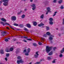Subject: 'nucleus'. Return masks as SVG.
<instances>
[{
    "label": "nucleus",
    "mask_w": 64,
    "mask_h": 64,
    "mask_svg": "<svg viewBox=\"0 0 64 64\" xmlns=\"http://www.w3.org/2000/svg\"><path fill=\"white\" fill-rule=\"evenodd\" d=\"M19 27H21V28H22V27H23V24H20Z\"/></svg>",
    "instance_id": "72a5a7b5"
},
{
    "label": "nucleus",
    "mask_w": 64,
    "mask_h": 64,
    "mask_svg": "<svg viewBox=\"0 0 64 64\" xmlns=\"http://www.w3.org/2000/svg\"><path fill=\"white\" fill-rule=\"evenodd\" d=\"M3 32H4V34H6V32L4 31Z\"/></svg>",
    "instance_id": "13d9d810"
},
{
    "label": "nucleus",
    "mask_w": 64,
    "mask_h": 64,
    "mask_svg": "<svg viewBox=\"0 0 64 64\" xmlns=\"http://www.w3.org/2000/svg\"><path fill=\"white\" fill-rule=\"evenodd\" d=\"M63 52H64V48L62 49V50L61 51L60 53H62Z\"/></svg>",
    "instance_id": "cd10ccee"
},
{
    "label": "nucleus",
    "mask_w": 64,
    "mask_h": 64,
    "mask_svg": "<svg viewBox=\"0 0 64 64\" xmlns=\"http://www.w3.org/2000/svg\"><path fill=\"white\" fill-rule=\"evenodd\" d=\"M8 40H10V38H8Z\"/></svg>",
    "instance_id": "338daca9"
},
{
    "label": "nucleus",
    "mask_w": 64,
    "mask_h": 64,
    "mask_svg": "<svg viewBox=\"0 0 64 64\" xmlns=\"http://www.w3.org/2000/svg\"><path fill=\"white\" fill-rule=\"evenodd\" d=\"M31 6L33 7L32 9L33 10H34L35 9H36V6H35V4H33L31 5Z\"/></svg>",
    "instance_id": "423d86ee"
},
{
    "label": "nucleus",
    "mask_w": 64,
    "mask_h": 64,
    "mask_svg": "<svg viewBox=\"0 0 64 64\" xmlns=\"http://www.w3.org/2000/svg\"><path fill=\"white\" fill-rule=\"evenodd\" d=\"M51 49H52V47L46 46V51L47 53H48L51 51Z\"/></svg>",
    "instance_id": "f03ea898"
},
{
    "label": "nucleus",
    "mask_w": 64,
    "mask_h": 64,
    "mask_svg": "<svg viewBox=\"0 0 64 64\" xmlns=\"http://www.w3.org/2000/svg\"><path fill=\"white\" fill-rule=\"evenodd\" d=\"M44 24L42 23V22H41L40 24H39L38 25V26H39V27H41V26H44Z\"/></svg>",
    "instance_id": "1a4fd4ad"
},
{
    "label": "nucleus",
    "mask_w": 64,
    "mask_h": 64,
    "mask_svg": "<svg viewBox=\"0 0 64 64\" xmlns=\"http://www.w3.org/2000/svg\"><path fill=\"white\" fill-rule=\"evenodd\" d=\"M4 40H5V41H6V42H8V41H9L8 40V39H5Z\"/></svg>",
    "instance_id": "79ce46f5"
},
{
    "label": "nucleus",
    "mask_w": 64,
    "mask_h": 64,
    "mask_svg": "<svg viewBox=\"0 0 64 64\" xmlns=\"http://www.w3.org/2000/svg\"><path fill=\"white\" fill-rule=\"evenodd\" d=\"M0 64H3L1 63H0Z\"/></svg>",
    "instance_id": "774afa93"
},
{
    "label": "nucleus",
    "mask_w": 64,
    "mask_h": 64,
    "mask_svg": "<svg viewBox=\"0 0 64 64\" xmlns=\"http://www.w3.org/2000/svg\"><path fill=\"white\" fill-rule=\"evenodd\" d=\"M52 54L53 53H52V52L51 51L49 54H48V55H49L50 56H51V55H52Z\"/></svg>",
    "instance_id": "a211bd4d"
},
{
    "label": "nucleus",
    "mask_w": 64,
    "mask_h": 64,
    "mask_svg": "<svg viewBox=\"0 0 64 64\" xmlns=\"http://www.w3.org/2000/svg\"><path fill=\"white\" fill-rule=\"evenodd\" d=\"M61 9H64V7L63 6H62L60 7Z\"/></svg>",
    "instance_id": "8fccbe9b"
},
{
    "label": "nucleus",
    "mask_w": 64,
    "mask_h": 64,
    "mask_svg": "<svg viewBox=\"0 0 64 64\" xmlns=\"http://www.w3.org/2000/svg\"><path fill=\"white\" fill-rule=\"evenodd\" d=\"M47 36V34H44L43 36L44 37H46Z\"/></svg>",
    "instance_id": "09e8293b"
},
{
    "label": "nucleus",
    "mask_w": 64,
    "mask_h": 64,
    "mask_svg": "<svg viewBox=\"0 0 64 64\" xmlns=\"http://www.w3.org/2000/svg\"><path fill=\"white\" fill-rule=\"evenodd\" d=\"M49 20L50 21H53V18H50Z\"/></svg>",
    "instance_id": "bb28decb"
},
{
    "label": "nucleus",
    "mask_w": 64,
    "mask_h": 64,
    "mask_svg": "<svg viewBox=\"0 0 64 64\" xmlns=\"http://www.w3.org/2000/svg\"><path fill=\"white\" fill-rule=\"evenodd\" d=\"M24 30H25V31H29V30H28L26 28H24Z\"/></svg>",
    "instance_id": "5701e85b"
},
{
    "label": "nucleus",
    "mask_w": 64,
    "mask_h": 64,
    "mask_svg": "<svg viewBox=\"0 0 64 64\" xmlns=\"http://www.w3.org/2000/svg\"><path fill=\"white\" fill-rule=\"evenodd\" d=\"M23 38H25V39H27V38H28V37L26 36H24Z\"/></svg>",
    "instance_id": "5fc2aeb1"
},
{
    "label": "nucleus",
    "mask_w": 64,
    "mask_h": 64,
    "mask_svg": "<svg viewBox=\"0 0 64 64\" xmlns=\"http://www.w3.org/2000/svg\"><path fill=\"white\" fill-rule=\"evenodd\" d=\"M48 60L51 59V58L50 57V56H48Z\"/></svg>",
    "instance_id": "864d4df0"
},
{
    "label": "nucleus",
    "mask_w": 64,
    "mask_h": 64,
    "mask_svg": "<svg viewBox=\"0 0 64 64\" xmlns=\"http://www.w3.org/2000/svg\"><path fill=\"white\" fill-rule=\"evenodd\" d=\"M30 2H33V0H30Z\"/></svg>",
    "instance_id": "680f3d73"
},
{
    "label": "nucleus",
    "mask_w": 64,
    "mask_h": 64,
    "mask_svg": "<svg viewBox=\"0 0 64 64\" xmlns=\"http://www.w3.org/2000/svg\"><path fill=\"white\" fill-rule=\"evenodd\" d=\"M49 23L50 24V25H53V23H54L52 21H50V22Z\"/></svg>",
    "instance_id": "4be33fe9"
},
{
    "label": "nucleus",
    "mask_w": 64,
    "mask_h": 64,
    "mask_svg": "<svg viewBox=\"0 0 64 64\" xmlns=\"http://www.w3.org/2000/svg\"><path fill=\"white\" fill-rule=\"evenodd\" d=\"M59 56L60 57V58H62V57H63V55L62 54H60V55Z\"/></svg>",
    "instance_id": "e433bc0d"
},
{
    "label": "nucleus",
    "mask_w": 64,
    "mask_h": 64,
    "mask_svg": "<svg viewBox=\"0 0 64 64\" xmlns=\"http://www.w3.org/2000/svg\"><path fill=\"white\" fill-rule=\"evenodd\" d=\"M10 55V54L9 53H7L6 54V57H8Z\"/></svg>",
    "instance_id": "412c9836"
},
{
    "label": "nucleus",
    "mask_w": 64,
    "mask_h": 64,
    "mask_svg": "<svg viewBox=\"0 0 64 64\" xmlns=\"http://www.w3.org/2000/svg\"><path fill=\"white\" fill-rule=\"evenodd\" d=\"M49 39L50 40V41H51V40H52L53 38L51 36H50L49 38Z\"/></svg>",
    "instance_id": "2eb2a0df"
},
{
    "label": "nucleus",
    "mask_w": 64,
    "mask_h": 64,
    "mask_svg": "<svg viewBox=\"0 0 64 64\" xmlns=\"http://www.w3.org/2000/svg\"><path fill=\"white\" fill-rule=\"evenodd\" d=\"M33 23L34 26H36V25H37V22H33Z\"/></svg>",
    "instance_id": "dca6fc26"
},
{
    "label": "nucleus",
    "mask_w": 64,
    "mask_h": 64,
    "mask_svg": "<svg viewBox=\"0 0 64 64\" xmlns=\"http://www.w3.org/2000/svg\"><path fill=\"white\" fill-rule=\"evenodd\" d=\"M20 50L19 48H17L16 49V54H18V53H19V52H20Z\"/></svg>",
    "instance_id": "0eeeda50"
},
{
    "label": "nucleus",
    "mask_w": 64,
    "mask_h": 64,
    "mask_svg": "<svg viewBox=\"0 0 64 64\" xmlns=\"http://www.w3.org/2000/svg\"><path fill=\"white\" fill-rule=\"evenodd\" d=\"M23 41H24V42H27V40H23Z\"/></svg>",
    "instance_id": "3c124183"
},
{
    "label": "nucleus",
    "mask_w": 64,
    "mask_h": 64,
    "mask_svg": "<svg viewBox=\"0 0 64 64\" xmlns=\"http://www.w3.org/2000/svg\"><path fill=\"white\" fill-rule=\"evenodd\" d=\"M13 49H14L13 48H10V51H12L13 50Z\"/></svg>",
    "instance_id": "b1692460"
},
{
    "label": "nucleus",
    "mask_w": 64,
    "mask_h": 64,
    "mask_svg": "<svg viewBox=\"0 0 64 64\" xmlns=\"http://www.w3.org/2000/svg\"><path fill=\"white\" fill-rule=\"evenodd\" d=\"M38 52H36V54L37 55H39V54L38 53Z\"/></svg>",
    "instance_id": "ea45409f"
},
{
    "label": "nucleus",
    "mask_w": 64,
    "mask_h": 64,
    "mask_svg": "<svg viewBox=\"0 0 64 64\" xmlns=\"http://www.w3.org/2000/svg\"><path fill=\"white\" fill-rule=\"evenodd\" d=\"M17 58L18 59H21V58H21V57L20 56H18L17 57Z\"/></svg>",
    "instance_id": "c9c22d12"
},
{
    "label": "nucleus",
    "mask_w": 64,
    "mask_h": 64,
    "mask_svg": "<svg viewBox=\"0 0 64 64\" xmlns=\"http://www.w3.org/2000/svg\"><path fill=\"white\" fill-rule=\"evenodd\" d=\"M46 34L47 35H50V33L49 32H46Z\"/></svg>",
    "instance_id": "f704fd0d"
},
{
    "label": "nucleus",
    "mask_w": 64,
    "mask_h": 64,
    "mask_svg": "<svg viewBox=\"0 0 64 64\" xmlns=\"http://www.w3.org/2000/svg\"><path fill=\"white\" fill-rule=\"evenodd\" d=\"M40 64V62H37L36 63L34 64Z\"/></svg>",
    "instance_id": "58836bf2"
},
{
    "label": "nucleus",
    "mask_w": 64,
    "mask_h": 64,
    "mask_svg": "<svg viewBox=\"0 0 64 64\" xmlns=\"http://www.w3.org/2000/svg\"><path fill=\"white\" fill-rule=\"evenodd\" d=\"M27 50L26 49H25L23 51V53H24V52H26Z\"/></svg>",
    "instance_id": "de8ad7c7"
},
{
    "label": "nucleus",
    "mask_w": 64,
    "mask_h": 64,
    "mask_svg": "<svg viewBox=\"0 0 64 64\" xmlns=\"http://www.w3.org/2000/svg\"><path fill=\"white\" fill-rule=\"evenodd\" d=\"M27 40L28 41H32V40L31 38L27 39Z\"/></svg>",
    "instance_id": "49530a36"
},
{
    "label": "nucleus",
    "mask_w": 64,
    "mask_h": 64,
    "mask_svg": "<svg viewBox=\"0 0 64 64\" xmlns=\"http://www.w3.org/2000/svg\"><path fill=\"white\" fill-rule=\"evenodd\" d=\"M11 19L13 21H15L16 20V17L15 16H12L11 17Z\"/></svg>",
    "instance_id": "20e7f679"
},
{
    "label": "nucleus",
    "mask_w": 64,
    "mask_h": 64,
    "mask_svg": "<svg viewBox=\"0 0 64 64\" xmlns=\"http://www.w3.org/2000/svg\"><path fill=\"white\" fill-rule=\"evenodd\" d=\"M14 26H18V24H14Z\"/></svg>",
    "instance_id": "37998d69"
},
{
    "label": "nucleus",
    "mask_w": 64,
    "mask_h": 64,
    "mask_svg": "<svg viewBox=\"0 0 64 64\" xmlns=\"http://www.w3.org/2000/svg\"><path fill=\"white\" fill-rule=\"evenodd\" d=\"M38 44L40 45H42V44L41 42H38Z\"/></svg>",
    "instance_id": "a18cd8bd"
},
{
    "label": "nucleus",
    "mask_w": 64,
    "mask_h": 64,
    "mask_svg": "<svg viewBox=\"0 0 64 64\" xmlns=\"http://www.w3.org/2000/svg\"><path fill=\"white\" fill-rule=\"evenodd\" d=\"M57 12H54V15L53 16H55L56 14V13H57Z\"/></svg>",
    "instance_id": "473e14b6"
},
{
    "label": "nucleus",
    "mask_w": 64,
    "mask_h": 64,
    "mask_svg": "<svg viewBox=\"0 0 64 64\" xmlns=\"http://www.w3.org/2000/svg\"><path fill=\"white\" fill-rule=\"evenodd\" d=\"M63 2V0H60L58 1V3L60 4H61V3Z\"/></svg>",
    "instance_id": "393cba45"
},
{
    "label": "nucleus",
    "mask_w": 64,
    "mask_h": 64,
    "mask_svg": "<svg viewBox=\"0 0 64 64\" xmlns=\"http://www.w3.org/2000/svg\"><path fill=\"white\" fill-rule=\"evenodd\" d=\"M25 15L23 14L22 16V18L23 19V18H25Z\"/></svg>",
    "instance_id": "a878e982"
},
{
    "label": "nucleus",
    "mask_w": 64,
    "mask_h": 64,
    "mask_svg": "<svg viewBox=\"0 0 64 64\" xmlns=\"http://www.w3.org/2000/svg\"><path fill=\"white\" fill-rule=\"evenodd\" d=\"M5 51L7 52H10V50L8 48H6L5 49Z\"/></svg>",
    "instance_id": "9d476101"
},
{
    "label": "nucleus",
    "mask_w": 64,
    "mask_h": 64,
    "mask_svg": "<svg viewBox=\"0 0 64 64\" xmlns=\"http://www.w3.org/2000/svg\"><path fill=\"white\" fill-rule=\"evenodd\" d=\"M12 40L14 41H16V39L15 38H14L13 39H12Z\"/></svg>",
    "instance_id": "c03bdc74"
},
{
    "label": "nucleus",
    "mask_w": 64,
    "mask_h": 64,
    "mask_svg": "<svg viewBox=\"0 0 64 64\" xmlns=\"http://www.w3.org/2000/svg\"><path fill=\"white\" fill-rule=\"evenodd\" d=\"M1 20L2 21H3V22H6V20L5 19V18H2L1 19Z\"/></svg>",
    "instance_id": "ddd939ff"
},
{
    "label": "nucleus",
    "mask_w": 64,
    "mask_h": 64,
    "mask_svg": "<svg viewBox=\"0 0 64 64\" xmlns=\"http://www.w3.org/2000/svg\"><path fill=\"white\" fill-rule=\"evenodd\" d=\"M50 43H52V44L53 43V42L52 41H51Z\"/></svg>",
    "instance_id": "0e129e2a"
},
{
    "label": "nucleus",
    "mask_w": 64,
    "mask_h": 64,
    "mask_svg": "<svg viewBox=\"0 0 64 64\" xmlns=\"http://www.w3.org/2000/svg\"><path fill=\"white\" fill-rule=\"evenodd\" d=\"M29 53H28V52L26 53L25 54V55L26 56H28L29 55Z\"/></svg>",
    "instance_id": "7c9ffc66"
},
{
    "label": "nucleus",
    "mask_w": 64,
    "mask_h": 64,
    "mask_svg": "<svg viewBox=\"0 0 64 64\" xmlns=\"http://www.w3.org/2000/svg\"><path fill=\"white\" fill-rule=\"evenodd\" d=\"M1 34L2 35V36H4V32H3V31H2L1 32Z\"/></svg>",
    "instance_id": "c756f323"
},
{
    "label": "nucleus",
    "mask_w": 64,
    "mask_h": 64,
    "mask_svg": "<svg viewBox=\"0 0 64 64\" xmlns=\"http://www.w3.org/2000/svg\"><path fill=\"white\" fill-rule=\"evenodd\" d=\"M53 2V3H56L57 2V0H54Z\"/></svg>",
    "instance_id": "4c0bfd02"
},
{
    "label": "nucleus",
    "mask_w": 64,
    "mask_h": 64,
    "mask_svg": "<svg viewBox=\"0 0 64 64\" xmlns=\"http://www.w3.org/2000/svg\"><path fill=\"white\" fill-rule=\"evenodd\" d=\"M46 29L47 30H49L50 29L49 27L46 26Z\"/></svg>",
    "instance_id": "2f4dec72"
},
{
    "label": "nucleus",
    "mask_w": 64,
    "mask_h": 64,
    "mask_svg": "<svg viewBox=\"0 0 64 64\" xmlns=\"http://www.w3.org/2000/svg\"><path fill=\"white\" fill-rule=\"evenodd\" d=\"M6 28H7V29H10V28H9L8 27H7Z\"/></svg>",
    "instance_id": "052dcab7"
},
{
    "label": "nucleus",
    "mask_w": 64,
    "mask_h": 64,
    "mask_svg": "<svg viewBox=\"0 0 64 64\" xmlns=\"http://www.w3.org/2000/svg\"><path fill=\"white\" fill-rule=\"evenodd\" d=\"M26 27H27L28 28H31V25L30 24H26Z\"/></svg>",
    "instance_id": "6e6552de"
},
{
    "label": "nucleus",
    "mask_w": 64,
    "mask_h": 64,
    "mask_svg": "<svg viewBox=\"0 0 64 64\" xmlns=\"http://www.w3.org/2000/svg\"><path fill=\"white\" fill-rule=\"evenodd\" d=\"M63 24H64V18L63 19Z\"/></svg>",
    "instance_id": "bf43d9fd"
},
{
    "label": "nucleus",
    "mask_w": 64,
    "mask_h": 64,
    "mask_svg": "<svg viewBox=\"0 0 64 64\" xmlns=\"http://www.w3.org/2000/svg\"><path fill=\"white\" fill-rule=\"evenodd\" d=\"M0 53L2 54H4V51L3 50H0Z\"/></svg>",
    "instance_id": "9b49d317"
},
{
    "label": "nucleus",
    "mask_w": 64,
    "mask_h": 64,
    "mask_svg": "<svg viewBox=\"0 0 64 64\" xmlns=\"http://www.w3.org/2000/svg\"><path fill=\"white\" fill-rule=\"evenodd\" d=\"M48 12H49V13H50V12H48V11L46 12V15H47V14H48Z\"/></svg>",
    "instance_id": "6e6d98bb"
},
{
    "label": "nucleus",
    "mask_w": 64,
    "mask_h": 64,
    "mask_svg": "<svg viewBox=\"0 0 64 64\" xmlns=\"http://www.w3.org/2000/svg\"><path fill=\"white\" fill-rule=\"evenodd\" d=\"M33 45L34 46H37V44L36 43H33Z\"/></svg>",
    "instance_id": "6ab92c4d"
},
{
    "label": "nucleus",
    "mask_w": 64,
    "mask_h": 64,
    "mask_svg": "<svg viewBox=\"0 0 64 64\" xmlns=\"http://www.w3.org/2000/svg\"><path fill=\"white\" fill-rule=\"evenodd\" d=\"M56 60V59H55L52 62V63H56V62L55 61Z\"/></svg>",
    "instance_id": "c85d7f7f"
},
{
    "label": "nucleus",
    "mask_w": 64,
    "mask_h": 64,
    "mask_svg": "<svg viewBox=\"0 0 64 64\" xmlns=\"http://www.w3.org/2000/svg\"><path fill=\"white\" fill-rule=\"evenodd\" d=\"M38 55H36V54L34 55V57L35 58H37V57H38Z\"/></svg>",
    "instance_id": "a19ab883"
},
{
    "label": "nucleus",
    "mask_w": 64,
    "mask_h": 64,
    "mask_svg": "<svg viewBox=\"0 0 64 64\" xmlns=\"http://www.w3.org/2000/svg\"><path fill=\"white\" fill-rule=\"evenodd\" d=\"M56 49V47H54L53 48V49L54 51L55 50V49Z\"/></svg>",
    "instance_id": "603ef678"
},
{
    "label": "nucleus",
    "mask_w": 64,
    "mask_h": 64,
    "mask_svg": "<svg viewBox=\"0 0 64 64\" xmlns=\"http://www.w3.org/2000/svg\"><path fill=\"white\" fill-rule=\"evenodd\" d=\"M9 0H2L0 1V3L1 4L2 2H4L3 3V5L5 6H7L8 5V1Z\"/></svg>",
    "instance_id": "f257e3e1"
},
{
    "label": "nucleus",
    "mask_w": 64,
    "mask_h": 64,
    "mask_svg": "<svg viewBox=\"0 0 64 64\" xmlns=\"http://www.w3.org/2000/svg\"><path fill=\"white\" fill-rule=\"evenodd\" d=\"M26 10H27V9L26 8L24 9V11H26Z\"/></svg>",
    "instance_id": "69168bd1"
},
{
    "label": "nucleus",
    "mask_w": 64,
    "mask_h": 64,
    "mask_svg": "<svg viewBox=\"0 0 64 64\" xmlns=\"http://www.w3.org/2000/svg\"><path fill=\"white\" fill-rule=\"evenodd\" d=\"M0 23H1V24H2V25H3V26H4L5 25H6V26L8 25V26H10V24H8V23L7 22L4 23V22H1Z\"/></svg>",
    "instance_id": "39448f33"
},
{
    "label": "nucleus",
    "mask_w": 64,
    "mask_h": 64,
    "mask_svg": "<svg viewBox=\"0 0 64 64\" xmlns=\"http://www.w3.org/2000/svg\"><path fill=\"white\" fill-rule=\"evenodd\" d=\"M47 10L48 11V12H50V10H51V9H50V8H49V7H48L46 8Z\"/></svg>",
    "instance_id": "f8f14e48"
},
{
    "label": "nucleus",
    "mask_w": 64,
    "mask_h": 64,
    "mask_svg": "<svg viewBox=\"0 0 64 64\" xmlns=\"http://www.w3.org/2000/svg\"><path fill=\"white\" fill-rule=\"evenodd\" d=\"M5 60L6 61H7V60H8V59H7V58H5Z\"/></svg>",
    "instance_id": "4d7b16f0"
},
{
    "label": "nucleus",
    "mask_w": 64,
    "mask_h": 64,
    "mask_svg": "<svg viewBox=\"0 0 64 64\" xmlns=\"http://www.w3.org/2000/svg\"><path fill=\"white\" fill-rule=\"evenodd\" d=\"M30 50H31L30 48H28L27 49V52H28V53H30Z\"/></svg>",
    "instance_id": "f3484780"
},
{
    "label": "nucleus",
    "mask_w": 64,
    "mask_h": 64,
    "mask_svg": "<svg viewBox=\"0 0 64 64\" xmlns=\"http://www.w3.org/2000/svg\"><path fill=\"white\" fill-rule=\"evenodd\" d=\"M24 62V61L22 59H20V60H17L16 61V62L18 64H20V63L23 64Z\"/></svg>",
    "instance_id": "7ed1b4c3"
},
{
    "label": "nucleus",
    "mask_w": 64,
    "mask_h": 64,
    "mask_svg": "<svg viewBox=\"0 0 64 64\" xmlns=\"http://www.w3.org/2000/svg\"><path fill=\"white\" fill-rule=\"evenodd\" d=\"M44 14H42L40 16V18H41V19H43V18H44Z\"/></svg>",
    "instance_id": "4468645a"
},
{
    "label": "nucleus",
    "mask_w": 64,
    "mask_h": 64,
    "mask_svg": "<svg viewBox=\"0 0 64 64\" xmlns=\"http://www.w3.org/2000/svg\"><path fill=\"white\" fill-rule=\"evenodd\" d=\"M10 27L11 28H13V27H12V26H10Z\"/></svg>",
    "instance_id": "e2e57ef3"
},
{
    "label": "nucleus",
    "mask_w": 64,
    "mask_h": 64,
    "mask_svg": "<svg viewBox=\"0 0 64 64\" xmlns=\"http://www.w3.org/2000/svg\"><path fill=\"white\" fill-rule=\"evenodd\" d=\"M22 10H20V12H19L17 13L18 15H20L21 14V13H22Z\"/></svg>",
    "instance_id": "aec40b11"
}]
</instances>
